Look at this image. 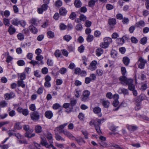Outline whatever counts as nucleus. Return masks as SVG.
Listing matches in <instances>:
<instances>
[{
    "mask_svg": "<svg viewBox=\"0 0 149 149\" xmlns=\"http://www.w3.org/2000/svg\"><path fill=\"white\" fill-rule=\"evenodd\" d=\"M90 95V92L88 91H83V95L81 97V100L84 102H86L88 100L89 96Z\"/></svg>",
    "mask_w": 149,
    "mask_h": 149,
    "instance_id": "obj_1",
    "label": "nucleus"
},
{
    "mask_svg": "<svg viewBox=\"0 0 149 149\" xmlns=\"http://www.w3.org/2000/svg\"><path fill=\"white\" fill-rule=\"evenodd\" d=\"M147 62L146 60L143 59L141 57H140L138 61V67L141 69L144 68L145 65Z\"/></svg>",
    "mask_w": 149,
    "mask_h": 149,
    "instance_id": "obj_2",
    "label": "nucleus"
},
{
    "mask_svg": "<svg viewBox=\"0 0 149 149\" xmlns=\"http://www.w3.org/2000/svg\"><path fill=\"white\" fill-rule=\"evenodd\" d=\"M30 116L31 119L34 121L38 120L40 118L39 113L36 111L31 113Z\"/></svg>",
    "mask_w": 149,
    "mask_h": 149,
    "instance_id": "obj_3",
    "label": "nucleus"
},
{
    "mask_svg": "<svg viewBox=\"0 0 149 149\" xmlns=\"http://www.w3.org/2000/svg\"><path fill=\"white\" fill-rule=\"evenodd\" d=\"M128 86V88L130 91H133L135 89L134 85L133 84V80L132 79H129L127 82V84Z\"/></svg>",
    "mask_w": 149,
    "mask_h": 149,
    "instance_id": "obj_4",
    "label": "nucleus"
},
{
    "mask_svg": "<svg viewBox=\"0 0 149 149\" xmlns=\"http://www.w3.org/2000/svg\"><path fill=\"white\" fill-rule=\"evenodd\" d=\"M42 141H41V143L42 145L45 146L46 148H49L50 147L52 148V149H56L52 144L51 143L50 145H49L46 141V139L45 138H41Z\"/></svg>",
    "mask_w": 149,
    "mask_h": 149,
    "instance_id": "obj_5",
    "label": "nucleus"
},
{
    "mask_svg": "<svg viewBox=\"0 0 149 149\" xmlns=\"http://www.w3.org/2000/svg\"><path fill=\"white\" fill-rule=\"evenodd\" d=\"M97 62L95 61H92L89 66L88 69L91 71L95 70L97 68Z\"/></svg>",
    "mask_w": 149,
    "mask_h": 149,
    "instance_id": "obj_6",
    "label": "nucleus"
},
{
    "mask_svg": "<svg viewBox=\"0 0 149 149\" xmlns=\"http://www.w3.org/2000/svg\"><path fill=\"white\" fill-rule=\"evenodd\" d=\"M15 94L13 92H10L9 93H7L4 95L5 99L8 100L15 97Z\"/></svg>",
    "mask_w": 149,
    "mask_h": 149,
    "instance_id": "obj_7",
    "label": "nucleus"
},
{
    "mask_svg": "<svg viewBox=\"0 0 149 149\" xmlns=\"http://www.w3.org/2000/svg\"><path fill=\"white\" fill-rule=\"evenodd\" d=\"M61 132L63 133L65 135L67 136L70 139H73L75 137L69 131L67 130H61Z\"/></svg>",
    "mask_w": 149,
    "mask_h": 149,
    "instance_id": "obj_8",
    "label": "nucleus"
},
{
    "mask_svg": "<svg viewBox=\"0 0 149 149\" xmlns=\"http://www.w3.org/2000/svg\"><path fill=\"white\" fill-rule=\"evenodd\" d=\"M119 79L121 83L124 85L125 84L126 85L127 84V82L129 80V79H127V78L125 75H123L120 77L119 78Z\"/></svg>",
    "mask_w": 149,
    "mask_h": 149,
    "instance_id": "obj_9",
    "label": "nucleus"
},
{
    "mask_svg": "<svg viewBox=\"0 0 149 149\" xmlns=\"http://www.w3.org/2000/svg\"><path fill=\"white\" fill-rule=\"evenodd\" d=\"M67 125V123H65L63 125H60L59 127H57L56 128L54 131L56 132L59 131L60 133L61 132V130H64L62 129Z\"/></svg>",
    "mask_w": 149,
    "mask_h": 149,
    "instance_id": "obj_10",
    "label": "nucleus"
},
{
    "mask_svg": "<svg viewBox=\"0 0 149 149\" xmlns=\"http://www.w3.org/2000/svg\"><path fill=\"white\" fill-rule=\"evenodd\" d=\"M45 136L48 139L50 144L53 143L52 141V135L51 133L49 132H47L45 135Z\"/></svg>",
    "mask_w": 149,
    "mask_h": 149,
    "instance_id": "obj_11",
    "label": "nucleus"
},
{
    "mask_svg": "<svg viewBox=\"0 0 149 149\" xmlns=\"http://www.w3.org/2000/svg\"><path fill=\"white\" fill-rule=\"evenodd\" d=\"M93 111L95 113L98 114L99 117H100L102 116V115L100 113L101 109L99 107H95L93 109Z\"/></svg>",
    "mask_w": 149,
    "mask_h": 149,
    "instance_id": "obj_12",
    "label": "nucleus"
},
{
    "mask_svg": "<svg viewBox=\"0 0 149 149\" xmlns=\"http://www.w3.org/2000/svg\"><path fill=\"white\" fill-rule=\"evenodd\" d=\"M45 116L47 118L50 119L53 116V114L52 112L50 111H47L45 113Z\"/></svg>",
    "mask_w": 149,
    "mask_h": 149,
    "instance_id": "obj_13",
    "label": "nucleus"
},
{
    "mask_svg": "<svg viewBox=\"0 0 149 149\" xmlns=\"http://www.w3.org/2000/svg\"><path fill=\"white\" fill-rule=\"evenodd\" d=\"M67 13V10L64 7H61L59 9V13L61 15L65 16Z\"/></svg>",
    "mask_w": 149,
    "mask_h": 149,
    "instance_id": "obj_14",
    "label": "nucleus"
},
{
    "mask_svg": "<svg viewBox=\"0 0 149 149\" xmlns=\"http://www.w3.org/2000/svg\"><path fill=\"white\" fill-rule=\"evenodd\" d=\"M145 25L144 22L143 21L141 20L139 22L136 23L135 24V26L137 27L142 28Z\"/></svg>",
    "mask_w": 149,
    "mask_h": 149,
    "instance_id": "obj_15",
    "label": "nucleus"
},
{
    "mask_svg": "<svg viewBox=\"0 0 149 149\" xmlns=\"http://www.w3.org/2000/svg\"><path fill=\"white\" fill-rule=\"evenodd\" d=\"M75 140L77 141V143L79 145H81L85 143V141L82 138H74Z\"/></svg>",
    "mask_w": 149,
    "mask_h": 149,
    "instance_id": "obj_16",
    "label": "nucleus"
},
{
    "mask_svg": "<svg viewBox=\"0 0 149 149\" xmlns=\"http://www.w3.org/2000/svg\"><path fill=\"white\" fill-rule=\"evenodd\" d=\"M123 61L125 65L127 66L130 62V59L127 57H124L123 58Z\"/></svg>",
    "mask_w": 149,
    "mask_h": 149,
    "instance_id": "obj_17",
    "label": "nucleus"
},
{
    "mask_svg": "<svg viewBox=\"0 0 149 149\" xmlns=\"http://www.w3.org/2000/svg\"><path fill=\"white\" fill-rule=\"evenodd\" d=\"M29 28L30 31L34 34L38 32V29L32 25L29 26Z\"/></svg>",
    "mask_w": 149,
    "mask_h": 149,
    "instance_id": "obj_18",
    "label": "nucleus"
},
{
    "mask_svg": "<svg viewBox=\"0 0 149 149\" xmlns=\"http://www.w3.org/2000/svg\"><path fill=\"white\" fill-rule=\"evenodd\" d=\"M8 31L10 35H12L16 31V30L12 25H10L8 29Z\"/></svg>",
    "mask_w": 149,
    "mask_h": 149,
    "instance_id": "obj_19",
    "label": "nucleus"
},
{
    "mask_svg": "<svg viewBox=\"0 0 149 149\" xmlns=\"http://www.w3.org/2000/svg\"><path fill=\"white\" fill-rule=\"evenodd\" d=\"M118 92L120 94L123 93L125 95L128 94L127 90L125 88H120L118 90Z\"/></svg>",
    "mask_w": 149,
    "mask_h": 149,
    "instance_id": "obj_20",
    "label": "nucleus"
},
{
    "mask_svg": "<svg viewBox=\"0 0 149 149\" xmlns=\"http://www.w3.org/2000/svg\"><path fill=\"white\" fill-rule=\"evenodd\" d=\"M116 23V19L114 18L109 19V24L110 25H114Z\"/></svg>",
    "mask_w": 149,
    "mask_h": 149,
    "instance_id": "obj_21",
    "label": "nucleus"
},
{
    "mask_svg": "<svg viewBox=\"0 0 149 149\" xmlns=\"http://www.w3.org/2000/svg\"><path fill=\"white\" fill-rule=\"evenodd\" d=\"M20 21L17 18L13 19L11 21L12 24L15 26H18L19 24Z\"/></svg>",
    "mask_w": 149,
    "mask_h": 149,
    "instance_id": "obj_22",
    "label": "nucleus"
},
{
    "mask_svg": "<svg viewBox=\"0 0 149 149\" xmlns=\"http://www.w3.org/2000/svg\"><path fill=\"white\" fill-rule=\"evenodd\" d=\"M128 129L130 131H134L136 130L137 128L138 127L136 126L133 125H129L128 127Z\"/></svg>",
    "mask_w": 149,
    "mask_h": 149,
    "instance_id": "obj_23",
    "label": "nucleus"
},
{
    "mask_svg": "<svg viewBox=\"0 0 149 149\" xmlns=\"http://www.w3.org/2000/svg\"><path fill=\"white\" fill-rule=\"evenodd\" d=\"M74 4L77 8H80L81 6V3L80 0H76L74 2Z\"/></svg>",
    "mask_w": 149,
    "mask_h": 149,
    "instance_id": "obj_24",
    "label": "nucleus"
},
{
    "mask_svg": "<svg viewBox=\"0 0 149 149\" xmlns=\"http://www.w3.org/2000/svg\"><path fill=\"white\" fill-rule=\"evenodd\" d=\"M55 132L56 135V139L57 140L59 141L61 140L63 141H65V140L64 139L62 138L61 136L58 135L57 132Z\"/></svg>",
    "mask_w": 149,
    "mask_h": 149,
    "instance_id": "obj_25",
    "label": "nucleus"
},
{
    "mask_svg": "<svg viewBox=\"0 0 149 149\" xmlns=\"http://www.w3.org/2000/svg\"><path fill=\"white\" fill-rule=\"evenodd\" d=\"M104 40L108 45L112 42V39L109 37L105 38L104 39Z\"/></svg>",
    "mask_w": 149,
    "mask_h": 149,
    "instance_id": "obj_26",
    "label": "nucleus"
},
{
    "mask_svg": "<svg viewBox=\"0 0 149 149\" xmlns=\"http://www.w3.org/2000/svg\"><path fill=\"white\" fill-rule=\"evenodd\" d=\"M17 85L18 87L21 86L23 88L25 87V84H24L23 80H19L18 81Z\"/></svg>",
    "mask_w": 149,
    "mask_h": 149,
    "instance_id": "obj_27",
    "label": "nucleus"
},
{
    "mask_svg": "<svg viewBox=\"0 0 149 149\" xmlns=\"http://www.w3.org/2000/svg\"><path fill=\"white\" fill-rule=\"evenodd\" d=\"M103 52V49L101 48H98L97 49L96 51V54L98 56H100Z\"/></svg>",
    "mask_w": 149,
    "mask_h": 149,
    "instance_id": "obj_28",
    "label": "nucleus"
},
{
    "mask_svg": "<svg viewBox=\"0 0 149 149\" xmlns=\"http://www.w3.org/2000/svg\"><path fill=\"white\" fill-rule=\"evenodd\" d=\"M102 104L105 108H108L110 104V103L108 100H104L102 102Z\"/></svg>",
    "mask_w": 149,
    "mask_h": 149,
    "instance_id": "obj_29",
    "label": "nucleus"
},
{
    "mask_svg": "<svg viewBox=\"0 0 149 149\" xmlns=\"http://www.w3.org/2000/svg\"><path fill=\"white\" fill-rule=\"evenodd\" d=\"M116 42L119 44L122 45L124 42V39L122 38H117L116 40Z\"/></svg>",
    "mask_w": 149,
    "mask_h": 149,
    "instance_id": "obj_30",
    "label": "nucleus"
},
{
    "mask_svg": "<svg viewBox=\"0 0 149 149\" xmlns=\"http://www.w3.org/2000/svg\"><path fill=\"white\" fill-rule=\"evenodd\" d=\"M94 38V37L93 35L89 34L86 38V40L88 42H92Z\"/></svg>",
    "mask_w": 149,
    "mask_h": 149,
    "instance_id": "obj_31",
    "label": "nucleus"
},
{
    "mask_svg": "<svg viewBox=\"0 0 149 149\" xmlns=\"http://www.w3.org/2000/svg\"><path fill=\"white\" fill-rule=\"evenodd\" d=\"M75 28L76 30L78 31H81L83 29L82 25L80 23H79L76 25Z\"/></svg>",
    "mask_w": 149,
    "mask_h": 149,
    "instance_id": "obj_32",
    "label": "nucleus"
},
{
    "mask_svg": "<svg viewBox=\"0 0 149 149\" xmlns=\"http://www.w3.org/2000/svg\"><path fill=\"white\" fill-rule=\"evenodd\" d=\"M147 88V84L146 83L143 84L142 83L141 84V86L140 88L141 90L142 91L145 90Z\"/></svg>",
    "mask_w": 149,
    "mask_h": 149,
    "instance_id": "obj_33",
    "label": "nucleus"
},
{
    "mask_svg": "<svg viewBox=\"0 0 149 149\" xmlns=\"http://www.w3.org/2000/svg\"><path fill=\"white\" fill-rule=\"evenodd\" d=\"M35 131L38 133H40L42 131L41 127L39 125L36 126L35 127Z\"/></svg>",
    "mask_w": 149,
    "mask_h": 149,
    "instance_id": "obj_34",
    "label": "nucleus"
},
{
    "mask_svg": "<svg viewBox=\"0 0 149 149\" xmlns=\"http://www.w3.org/2000/svg\"><path fill=\"white\" fill-rule=\"evenodd\" d=\"M35 134H32L30 135V133L29 132H26L25 134V136L26 137H27L29 138H30L35 136Z\"/></svg>",
    "mask_w": 149,
    "mask_h": 149,
    "instance_id": "obj_35",
    "label": "nucleus"
},
{
    "mask_svg": "<svg viewBox=\"0 0 149 149\" xmlns=\"http://www.w3.org/2000/svg\"><path fill=\"white\" fill-rule=\"evenodd\" d=\"M97 0H91L89 1L88 5L90 7L93 6L95 5L96 2L97 1Z\"/></svg>",
    "mask_w": 149,
    "mask_h": 149,
    "instance_id": "obj_36",
    "label": "nucleus"
},
{
    "mask_svg": "<svg viewBox=\"0 0 149 149\" xmlns=\"http://www.w3.org/2000/svg\"><path fill=\"white\" fill-rule=\"evenodd\" d=\"M3 23L4 25L6 26H8L10 25V21L8 19L3 18Z\"/></svg>",
    "mask_w": 149,
    "mask_h": 149,
    "instance_id": "obj_37",
    "label": "nucleus"
},
{
    "mask_svg": "<svg viewBox=\"0 0 149 149\" xmlns=\"http://www.w3.org/2000/svg\"><path fill=\"white\" fill-rule=\"evenodd\" d=\"M47 34L48 37L49 38H52L54 36V33L51 31H48Z\"/></svg>",
    "mask_w": 149,
    "mask_h": 149,
    "instance_id": "obj_38",
    "label": "nucleus"
},
{
    "mask_svg": "<svg viewBox=\"0 0 149 149\" xmlns=\"http://www.w3.org/2000/svg\"><path fill=\"white\" fill-rule=\"evenodd\" d=\"M96 74L99 76H102L103 74V71L102 70L100 69H97L96 70Z\"/></svg>",
    "mask_w": 149,
    "mask_h": 149,
    "instance_id": "obj_39",
    "label": "nucleus"
},
{
    "mask_svg": "<svg viewBox=\"0 0 149 149\" xmlns=\"http://www.w3.org/2000/svg\"><path fill=\"white\" fill-rule=\"evenodd\" d=\"M62 1L61 0H57L55 3V5L56 7H60L62 5Z\"/></svg>",
    "mask_w": 149,
    "mask_h": 149,
    "instance_id": "obj_40",
    "label": "nucleus"
},
{
    "mask_svg": "<svg viewBox=\"0 0 149 149\" xmlns=\"http://www.w3.org/2000/svg\"><path fill=\"white\" fill-rule=\"evenodd\" d=\"M19 77L20 79V80H23L26 78V75L24 73H22L19 75Z\"/></svg>",
    "mask_w": 149,
    "mask_h": 149,
    "instance_id": "obj_41",
    "label": "nucleus"
},
{
    "mask_svg": "<svg viewBox=\"0 0 149 149\" xmlns=\"http://www.w3.org/2000/svg\"><path fill=\"white\" fill-rule=\"evenodd\" d=\"M59 27L61 30H63L66 29L67 27V26L64 24L61 23Z\"/></svg>",
    "mask_w": 149,
    "mask_h": 149,
    "instance_id": "obj_42",
    "label": "nucleus"
},
{
    "mask_svg": "<svg viewBox=\"0 0 149 149\" xmlns=\"http://www.w3.org/2000/svg\"><path fill=\"white\" fill-rule=\"evenodd\" d=\"M121 73L123 75H125L127 72L126 68L124 67H122L121 68Z\"/></svg>",
    "mask_w": 149,
    "mask_h": 149,
    "instance_id": "obj_43",
    "label": "nucleus"
},
{
    "mask_svg": "<svg viewBox=\"0 0 149 149\" xmlns=\"http://www.w3.org/2000/svg\"><path fill=\"white\" fill-rule=\"evenodd\" d=\"M17 37L19 40H22L24 39V36L23 34L21 33H19L17 35Z\"/></svg>",
    "mask_w": 149,
    "mask_h": 149,
    "instance_id": "obj_44",
    "label": "nucleus"
},
{
    "mask_svg": "<svg viewBox=\"0 0 149 149\" xmlns=\"http://www.w3.org/2000/svg\"><path fill=\"white\" fill-rule=\"evenodd\" d=\"M14 131L12 130H9L7 132V133L9 136L10 137L13 136H15V133L14 132Z\"/></svg>",
    "mask_w": 149,
    "mask_h": 149,
    "instance_id": "obj_45",
    "label": "nucleus"
},
{
    "mask_svg": "<svg viewBox=\"0 0 149 149\" xmlns=\"http://www.w3.org/2000/svg\"><path fill=\"white\" fill-rule=\"evenodd\" d=\"M76 14L74 12L72 13L70 15L69 18L70 19L73 20L76 17Z\"/></svg>",
    "mask_w": 149,
    "mask_h": 149,
    "instance_id": "obj_46",
    "label": "nucleus"
},
{
    "mask_svg": "<svg viewBox=\"0 0 149 149\" xmlns=\"http://www.w3.org/2000/svg\"><path fill=\"white\" fill-rule=\"evenodd\" d=\"M80 93L81 91L80 90L76 89L74 93L75 97H79Z\"/></svg>",
    "mask_w": 149,
    "mask_h": 149,
    "instance_id": "obj_47",
    "label": "nucleus"
},
{
    "mask_svg": "<svg viewBox=\"0 0 149 149\" xmlns=\"http://www.w3.org/2000/svg\"><path fill=\"white\" fill-rule=\"evenodd\" d=\"M100 46L103 48H107L109 45L105 43V42L104 41V42H102L101 44H100Z\"/></svg>",
    "mask_w": 149,
    "mask_h": 149,
    "instance_id": "obj_48",
    "label": "nucleus"
},
{
    "mask_svg": "<svg viewBox=\"0 0 149 149\" xmlns=\"http://www.w3.org/2000/svg\"><path fill=\"white\" fill-rule=\"evenodd\" d=\"M79 18L81 21H84L86 19V17L83 14H81L79 16Z\"/></svg>",
    "mask_w": 149,
    "mask_h": 149,
    "instance_id": "obj_49",
    "label": "nucleus"
},
{
    "mask_svg": "<svg viewBox=\"0 0 149 149\" xmlns=\"http://www.w3.org/2000/svg\"><path fill=\"white\" fill-rule=\"evenodd\" d=\"M63 38L64 40L68 42L72 39V37L70 36L67 35L64 36Z\"/></svg>",
    "mask_w": 149,
    "mask_h": 149,
    "instance_id": "obj_50",
    "label": "nucleus"
},
{
    "mask_svg": "<svg viewBox=\"0 0 149 149\" xmlns=\"http://www.w3.org/2000/svg\"><path fill=\"white\" fill-rule=\"evenodd\" d=\"M66 69L65 68H61L59 70V72L62 74H65L66 72Z\"/></svg>",
    "mask_w": 149,
    "mask_h": 149,
    "instance_id": "obj_51",
    "label": "nucleus"
},
{
    "mask_svg": "<svg viewBox=\"0 0 149 149\" xmlns=\"http://www.w3.org/2000/svg\"><path fill=\"white\" fill-rule=\"evenodd\" d=\"M22 113L25 116H27L29 113L28 110L27 109H24Z\"/></svg>",
    "mask_w": 149,
    "mask_h": 149,
    "instance_id": "obj_52",
    "label": "nucleus"
},
{
    "mask_svg": "<svg viewBox=\"0 0 149 149\" xmlns=\"http://www.w3.org/2000/svg\"><path fill=\"white\" fill-rule=\"evenodd\" d=\"M147 39L145 37L142 38L140 40V43L143 45L145 44L146 42Z\"/></svg>",
    "mask_w": 149,
    "mask_h": 149,
    "instance_id": "obj_53",
    "label": "nucleus"
},
{
    "mask_svg": "<svg viewBox=\"0 0 149 149\" xmlns=\"http://www.w3.org/2000/svg\"><path fill=\"white\" fill-rule=\"evenodd\" d=\"M91 21L87 20L86 21L85 25L86 27H88L91 26Z\"/></svg>",
    "mask_w": 149,
    "mask_h": 149,
    "instance_id": "obj_54",
    "label": "nucleus"
},
{
    "mask_svg": "<svg viewBox=\"0 0 149 149\" xmlns=\"http://www.w3.org/2000/svg\"><path fill=\"white\" fill-rule=\"evenodd\" d=\"M41 72L43 74H47L48 72V70L47 68L46 67L43 68L42 69Z\"/></svg>",
    "mask_w": 149,
    "mask_h": 149,
    "instance_id": "obj_55",
    "label": "nucleus"
},
{
    "mask_svg": "<svg viewBox=\"0 0 149 149\" xmlns=\"http://www.w3.org/2000/svg\"><path fill=\"white\" fill-rule=\"evenodd\" d=\"M17 64L19 66H21L24 65L25 63L23 60H19L17 62Z\"/></svg>",
    "mask_w": 149,
    "mask_h": 149,
    "instance_id": "obj_56",
    "label": "nucleus"
},
{
    "mask_svg": "<svg viewBox=\"0 0 149 149\" xmlns=\"http://www.w3.org/2000/svg\"><path fill=\"white\" fill-rule=\"evenodd\" d=\"M7 103L5 101H2L0 103V106L2 107H4L7 106Z\"/></svg>",
    "mask_w": 149,
    "mask_h": 149,
    "instance_id": "obj_57",
    "label": "nucleus"
},
{
    "mask_svg": "<svg viewBox=\"0 0 149 149\" xmlns=\"http://www.w3.org/2000/svg\"><path fill=\"white\" fill-rule=\"evenodd\" d=\"M54 54L56 57H59L61 54V52L59 50H56Z\"/></svg>",
    "mask_w": 149,
    "mask_h": 149,
    "instance_id": "obj_58",
    "label": "nucleus"
},
{
    "mask_svg": "<svg viewBox=\"0 0 149 149\" xmlns=\"http://www.w3.org/2000/svg\"><path fill=\"white\" fill-rule=\"evenodd\" d=\"M101 35L100 32L98 31H95L94 33V36L96 37H99Z\"/></svg>",
    "mask_w": 149,
    "mask_h": 149,
    "instance_id": "obj_59",
    "label": "nucleus"
},
{
    "mask_svg": "<svg viewBox=\"0 0 149 149\" xmlns=\"http://www.w3.org/2000/svg\"><path fill=\"white\" fill-rule=\"evenodd\" d=\"M131 39L132 42L134 43H137L138 42V40L137 39L134 37H132Z\"/></svg>",
    "mask_w": 149,
    "mask_h": 149,
    "instance_id": "obj_60",
    "label": "nucleus"
},
{
    "mask_svg": "<svg viewBox=\"0 0 149 149\" xmlns=\"http://www.w3.org/2000/svg\"><path fill=\"white\" fill-rule=\"evenodd\" d=\"M81 132L83 134L85 138L86 139H88V133L86 131L84 130V131H82Z\"/></svg>",
    "mask_w": 149,
    "mask_h": 149,
    "instance_id": "obj_61",
    "label": "nucleus"
},
{
    "mask_svg": "<svg viewBox=\"0 0 149 149\" xmlns=\"http://www.w3.org/2000/svg\"><path fill=\"white\" fill-rule=\"evenodd\" d=\"M10 14V12L8 10H6L4 12V15L6 17H8Z\"/></svg>",
    "mask_w": 149,
    "mask_h": 149,
    "instance_id": "obj_62",
    "label": "nucleus"
},
{
    "mask_svg": "<svg viewBox=\"0 0 149 149\" xmlns=\"http://www.w3.org/2000/svg\"><path fill=\"white\" fill-rule=\"evenodd\" d=\"M38 55L36 57V59L38 61L42 60L43 58V57L40 55Z\"/></svg>",
    "mask_w": 149,
    "mask_h": 149,
    "instance_id": "obj_63",
    "label": "nucleus"
},
{
    "mask_svg": "<svg viewBox=\"0 0 149 149\" xmlns=\"http://www.w3.org/2000/svg\"><path fill=\"white\" fill-rule=\"evenodd\" d=\"M9 114L10 116L13 117L15 115L16 113L15 111L13 110L9 112Z\"/></svg>",
    "mask_w": 149,
    "mask_h": 149,
    "instance_id": "obj_64",
    "label": "nucleus"
}]
</instances>
